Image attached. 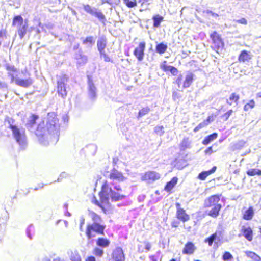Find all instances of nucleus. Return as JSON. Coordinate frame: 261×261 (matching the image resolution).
Instances as JSON below:
<instances>
[{
    "label": "nucleus",
    "instance_id": "obj_29",
    "mask_svg": "<svg viewBox=\"0 0 261 261\" xmlns=\"http://www.w3.org/2000/svg\"><path fill=\"white\" fill-rule=\"evenodd\" d=\"M246 141L241 140L233 143L231 146V150L234 151L242 149L245 145Z\"/></svg>",
    "mask_w": 261,
    "mask_h": 261
},
{
    "label": "nucleus",
    "instance_id": "obj_23",
    "mask_svg": "<svg viewBox=\"0 0 261 261\" xmlns=\"http://www.w3.org/2000/svg\"><path fill=\"white\" fill-rule=\"evenodd\" d=\"M83 44L85 45L87 48H91L95 44V39L92 36H88L85 38H81Z\"/></svg>",
    "mask_w": 261,
    "mask_h": 261
},
{
    "label": "nucleus",
    "instance_id": "obj_35",
    "mask_svg": "<svg viewBox=\"0 0 261 261\" xmlns=\"http://www.w3.org/2000/svg\"><path fill=\"white\" fill-rule=\"evenodd\" d=\"M167 49V45L163 43H159L156 46V51L160 54L164 53L166 51Z\"/></svg>",
    "mask_w": 261,
    "mask_h": 261
},
{
    "label": "nucleus",
    "instance_id": "obj_22",
    "mask_svg": "<svg viewBox=\"0 0 261 261\" xmlns=\"http://www.w3.org/2000/svg\"><path fill=\"white\" fill-rule=\"evenodd\" d=\"M96 245L101 248H107L110 244V241L104 238H98L96 241Z\"/></svg>",
    "mask_w": 261,
    "mask_h": 261
},
{
    "label": "nucleus",
    "instance_id": "obj_12",
    "mask_svg": "<svg viewBox=\"0 0 261 261\" xmlns=\"http://www.w3.org/2000/svg\"><path fill=\"white\" fill-rule=\"evenodd\" d=\"M222 238L221 231H216L212 234L210 237L206 239L204 241L205 243H207L210 246H211L213 243L217 244L218 242L220 241Z\"/></svg>",
    "mask_w": 261,
    "mask_h": 261
},
{
    "label": "nucleus",
    "instance_id": "obj_10",
    "mask_svg": "<svg viewBox=\"0 0 261 261\" xmlns=\"http://www.w3.org/2000/svg\"><path fill=\"white\" fill-rule=\"evenodd\" d=\"M220 201V197L218 195H214L211 196L204 200V206L205 207H211L217 205H221L218 203Z\"/></svg>",
    "mask_w": 261,
    "mask_h": 261
},
{
    "label": "nucleus",
    "instance_id": "obj_13",
    "mask_svg": "<svg viewBox=\"0 0 261 261\" xmlns=\"http://www.w3.org/2000/svg\"><path fill=\"white\" fill-rule=\"evenodd\" d=\"M112 257L115 261H124L125 256L122 249L116 248L113 252Z\"/></svg>",
    "mask_w": 261,
    "mask_h": 261
},
{
    "label": "nucleus",
    "instance_id": "obj_30",
    "mask_svg": "<svg viewBox=\"0 0 261 261\" xmlns=\"http://www.w3.org/2000/svg\"><path fill=\"white\" fill-rule=\"evenodd\" d=\"M177 180L178 179L177 177H173L171 181L167 183L166 186L165 187L164 190L167 192L171 191L177 184Z\"/></svg>",
    "mask_w": 261,
    "mask_h": 261
},
{
    "label": "nucleus",
    "instance_id": "obj_63",
    "mask_svg": "<svg viewBox=\"0 0 261 261\" xmlns=\"http://www.w3.org/2000/svg\"><path fill=\"white\" fill-rule=\"evenodd\" d=\"M212 121H213V117L208 116L206 121H205L206 123H210Z\"/></svg>",
    "mask_w": 261,
    "mask_h": 261
},
{
    "label": "nucleus",
    "instance_id": "obj_38",
    "mask_svg": "<svg viewBox=\"0 0 261 261\" xmlns=\"http://www.w3.org/2000/svg\"><path fill=\"white\" fill-rule=\"evenodd\" d=\"M247 174L249 176H255L257 175H261V170L258 169H250L247 171Z\"/></svg>",
    "mask_w": 261,
    "mask_h": 261
},
{
    "label": "nucleus",
    "instance_id": "obj_27",
    "mask_svg": "<svg viewBox=\"0 0 261 261\" xmlns=\"http://www.w3.org/2000/svg\"><path fill=\"white\" fill-rule=\"evenodd\" d=\"M216 170V167L214 166L212 169L210 170L207 171H203L199 174L198 175V178L204 180L205 179V178L211 174L215 172Z\"/></svg>",
    "mask_w": 261,
    "mask_h": 261
},
{
    "label": "nucleus",
    "instance_id": "obj_18",
    "mask_svg": "<svg viewBox=\"0 0 261 261\" xmlns=\"http://www.w3.org/2000/svg\"><path fill=\"white\" fill-rule=\"evenodd\" d=\"M92 17L97 18L103 24L105 25L106 24L107 21L106 17L99 9L97 8Z\"/></svg>",
    "mask_w": 261,
    "mask_h": 261
},
{
    "label": "nucleus",
    "instance_id": "obj_53",
    "mask_svg": "<svg viewBox=\"0 0 261 261\" xmlns=\"http://www.w3.org/2000/svg\"><path fill=\"white\" fill-rule=\"evenodd\" d=\"M170 72L172 73L173 75H177L178 73V71L177 69L173 66H172L171 68H170Z\"/></svg>",
    "mask_w": 261,
    "mask_h": 261
},
{
    "label": "nucleus",
    "instance_id": "obj_59",
    "mask_svg": "<svg viewBox=\"0 0 261 261\" xmlns=\"http://www.w3.org/2000/svg\"><path fill=\"white\" fill-rule=\"evenodd\" d=\"M213 152L212 147H210L205 150V153L207 154H211Z\"/></svg>",
    "mask_w": 261,
    "mask_h": 261
},
{
    "label": "nucleus",
    "instance_id": "obj_2",
    "mask_svg": "<svg viewBox=\"0 0 261 261\" xmlns=\"http://www.w3.org/2000/svg\"><path fill=\"white\" fill-rule=\"evenodd\" d=\"M99 195L100 202H99L95 197L92 201L103 210L105 209V206H109L110 198L112 201H118L122 200L125 197V195L112 190V187L107 182L102 186L101 191Z\"/></svg>",
    "mask_w": 261,
    "mask_h": 261
},
{
    "label": "nucleus",
    "instance_id": "obj_57",
    "mask_svg": "<svg viewBox=\"0 0 261 261\" xmlns=\"http://www.w3.org/2000/svg\"><path fill=\"white\" fill-rule=\"evenodd\" d=\"M139 3H141V5L148 6L150 3L148 0H138Z\"/></svg>",
    "mask_w": 261,
    "mask_h": 261
},
{
    "label": "nucleus",
    "instance_id": "obj_25",
    "mask_svg": "<svg viewBox=\"0 0 261 261\" xmlns=\"http://www.w3.org/2000/svg\"><path fill=\"white\" fill-rule=\"evenodd\" d=\"M176 215L177 218L183 222H186L190 219L189 216L186 213L184 210L177 211Z\"/></svg>",
    "mask_w": 261,
    "mask_h": 261
},
{
    "label": "nucleus",
    "instance_id": "obj_3",
    "mask_svg": "<svg viewBox=\"0 0 261 261\" xmlns=\"http://www.w3.org/2000/svg\"><path fill=\"white\" fill-rule=\"evenodd\" d=\"M12 25L17 27V33L21 39H22L27 33L28 29V21L23 20L20 15H17L14 17Z\"/></svg>",
    "mask_w": 261,
    "mask_h": 261
},
{
    "label": "nucleus",
    "instance_id": "obj_32",
    "mask_svg": "<svg viewBox=\"0 0 261 261\" xmlns=\"http://www.w3.org/2000/svg\"><path fill=\"white\" fill-rule=\"evenodd\" d=\"M217 136L218 134L216 133L207 136L203 140V144L205 145L208 144L210 142L216 139L217 138Z\"/></svg>",
    "mask_w": 261,
    "mask_h": 261
},
{
    "label": "nucleus",
    "instance_id": "obj_20",
    "mask_svg": "<svg viewBox=\"0 0 261 261\" xmlns=\"http://www.w3.org/2000/svg\"><path fill=\"white\" fill-rule=\"evenodd\" d=\"M194 75L191 72H188L185 77L183 84V88H187L190 86L194 79Z\"/></svg>",
    "mask_w": 261,
    "mask_h": 261
},
{
    "label": "nucleus",
    "instance_id": "obj_41",
    "mask_svg": "<svg viewBox=\"0 0 261 261\" xmlns=\"http://www.w3.org/2000/svg\"><path fill=\"white\" fill-rule=\"evenodd\" d=\"M247 256L255 261H261V258L254 252H246Z\"/></svg>",
    "mask_w": 261,
    "mask_h": 261
},
{
    "label": "nucleus",
    "instance_id": "obj_51",
    "mask_svg": "<svg viewBox=\"0 0 261 261\" xmlns=\"http://www.w3.org/2000/svg\"><path fill=\"white\" fill-rule=\"evenodd\" d=\"M126 5L128 7H134L137 5V2L136 0H127L126 1Z\"/></svg>",
    "mask_w": 261,
    "mask_h": 261
},
{
    "label": "nucleus",
    "instance_id": "obj_8",
    "mask_svg": "<svg viewBox=\"0 0 261 261\" xmlns=\"http://www.w3.org/2000/svg\"><path fill=\"white\" fill-rule=\"evenodd\" d=\"M211 38L213 41L214 47L217 52L221 50L223 47V42L220 37V36L217 32L214 31L210 35Z\"/></svg>",
    "mask_w": 261,
    "mask_h": 261
},
{
    "label": "nucleus",
    "instance_id": "obj_6",
    "mask_svg": "<svg viewBox=\"0 0 261 261\" xmlns=\"http://www.w3.org/2000/svg\"><path fill=\"white\" fill-rule=\"evenodd\" d=\"M13 138L19 145L23 147L26 145V136L24 130L17 126L11 130Z\"/></svg>",
    "mask_w": 261,
    "mask_h": 261
},
{
    "label": "nucleus",
    "instance_id": "obj_33",
    "mask_svg": "<svg viewBox=\"0 0 261 261\" xmlns=\"http://www.w3.org/2000/svg\"><path fill=\"white\" fill-rule=\"evenodd\" d=\"M254 215V210L252 207H250L246 210L244 214L243 218L245 220H251Z\"/></svg>",
    "mask_w": 261,
    "mask_h": 261
},
{
    "label": "nucleus",
    "instance_id": "obj_5",
    "mask_svg": "<svg viewBox=\"0 0 261 261\" xmlns=\"http://www.w3.org/2000/svg\"><path fill=\"white\" fill-rule=\"evenodd\" d=\"M109 177L113 180L111 184L112 188L116 190L117 192L118 193L121 191L122 189L120 185H117V182H122L125 180L126 178L123 175L122 173L115 169H113L109 174Z\"/></svg>",
    "mask_w": 261,
    "mask_h": 261
},
{
    "label": "nucleus",
    "instance_id": "obj_45",
    "mask_svg": "<svg viewBox=\"0 0 261 261\" xmlns=\"http://www.w3.org/2000/svg\"><path fill=\"white\" fill-rule=\"evenodd\" d=\"M255 103L254 101L252 100L249 101V103H247L245 105L244 107V110L246 111H248L250 108H253L254 107Z\"/></svg>",
    "mask_w": 261,
    "mask_h": 261
},
{
    "label": "nucleus",
    "instance_id": "obj_36",
    "mask_svg": "<svg viewBox=\"0 0 261 261\" xmlns=\"http://www.w3.org/2000/svg\"><path fill=\"white\" fill-rule=\"evenodd\" d=\"M5 122L8 124V127L11 130L17 126L15 124V120L11 117H7L5 119Z\"/></svg>",
    "mask_w": 261,
    "mask_h": 261
},
{
    "label": "nucleus",
    "instance_id": "obj_47",
    "mask_svg": "<svg viewBox=\"0 0 261 261\" xmlns=\"http://www.w3.org/2000/svg\"><path fill=\"white\" fill-rule=\"evenodd\" d=\"M166 63V61H164V63L161 65L160 67L164 71H170L171 70L170 68L172 67V66L167 65Z\"/></svg>",
    "mask_w": 261,
    "mask_h": 261
},
{
    "label": "nucleus",
    "instance_id": "obj_52",
    "mask_svg": "<svg viewBox=\"0 0 261 261\" xmlns=\"http://www.w3.org/2000/svg\"><path fill=\"white\" fill-rule=\"evenodd\" d=\"M232 112L233 111L232 110H230L228 112L225 113L224 115H223L222 116V117L224 118V120L226 121L232 114Z\"/></svg>",
    "mask_w": 261,
    "mask_h": 261
},
{
    "label": "nucleus",
    "instance_id": "obj_50",
    "mask_svg": "<svg viewBox=\"0 0 261 261\" xmlns=\"http://www.w3.org/2000/svg\"><path fill=\"white\" fill-rule=\"evenodd\" d=\"M222 257L224 260H227L232 258L233 256L229 252H225Z\"/></svg>",
    "mask_w": 261,
    "mask_h": 261
},
{
    "label": "nucleus",
    "instance_id": "obj_55",
    "mask_svg": "<svg viewBox=\"0 0 261 261\" xmlns=\"http://www.w3.org/2000/svg\"><path fill=\"white\" fill-rule=\"evenodd\" d=\"M182 80V75L181 74H179L178 77L176 80V83L178 85V87H180V84H181V81Z\"/></svg>",
    "mask_w": 261,
    "mask_h": 261
},
{
    "label": "nucleus",
    "instance_id": "obj_19",
    "mask_svg": "<svg viewBox=\"0 0 261 261\" xmlns=\"http://www.w3.org/2000/svg\"><path fill=\"white\" fill-rule=\"evenodd\" d=\"M196 250L194 244L191 242H188L183 249L182 253L185 254H192Z\"/></svg>",
    "mask_w": 261,
    "mask_h": 261
},
{
    "label": "nucleus",
    "instance_id": "obj_14",
    "mask_svg": "<svg viewBox=\"0 0 261 261\" xmlns=\"http://www.w3.org/2000/svg\"><path fill=\"white\" fill-rule=\"evenodd\" d=\"M160 175L155 171H149L146 172L141 177L142 180L155 181L160 179Z\"/></svg>",
    "mask_w": 261,
    "mask_h": 261
},
{
    "label": "nucleus",
    "instance_id": "obj_16",
    "mask_svg": "<svg viewBox=\"0 0 261 261\" xmlns=\"http://www.w3.org/2000/svg\"><path fill=\"white\" fill-rule=\"evenodd\" d=\"M211 209L209 210H207L206 213L210 216L213 218H217L219 215V211H220L222 205H214V206L211 207Z\"/></svg>",
    "mask_w": 261,
    "mask_h": 261
},
{
    "label": "nucleus",
    "instance_id": "obj_49",
    "mask_svg": "<svg viewBox=\"0 0 261 261\" xmlns=\"http://www.w3.org/2000/svg\"><path fill=\"white\" fill-rule=\"evenodd\" d=\"M100 57H103L104 59V61L105 62H112V61L111 60V59L109 58V57L106 54L105 51L99 53Z\"/></svg>",
    "mask_w": 261,
    "mask_h": 261
},
{
    "label": "nucleus",
    "instance_id": "obj_44",
    "mask_svg": "<svg viewBox=\"0 0 261 261\" xmlns=\"http://www.w3.org/2000/svg\"><path fill=\"white\" fill-rule=\"evenodd\" d=\"M150 111L149 108L148 107L143 108L139 112L138 116L141 117L147 114Z\"/></svg>",
    "mask_w": 261,
    "mask_h": 261
},
{
    "label": "nucleus",
    "instance_id": "obj_1",
    "mask_svg": "<svg viewBox=\"0 0 261 261\" xmlns=\"http://www.w3.org/2000/svg\"><path fill=\"white\" fill-rule=\"evenodd\" d=\"M60 127L59 120L56 114L54 112L48 113L46 125L44 122L39 123L35 134L38 137H45L48 134L58 137Z\"/></svg>",
    "mask_w": 261,
    "mask_h": 261
},
{
    "label": "nucleus",
    "instance_id": "obj_42",
    "mask_svg": "<svg viewBox=\"0 0 261 261\" xmlns=\"http://www.w3.org/2000/svg\"><path fill=\"white\" fill-rule=\"evenodd\" d=\"M70 259L72 261H81V260L80 256L76 251H74V252H71Z\"/></svg>",
    "mask_w": 261,
    "mask_h": 261
},
{
    "label": "nucleus",
    "instance_id": "obj_34",
    "mask_svg": "<svg viewBox=\"0 0 261 261\" xmlns=\"http://www.w3.org/2000/svg\"><path fill=\"white\" fill-rule=\"evenodd\" d=\"M90 217L92 219V223L102 224V220L100 217L94 212H91Z\"/></svg>",
    "mask_w": 261,
    "mask_h": 261
},
{
    "label": "nucleus",
    "instance_id": "obj_46",
    "mask_svg": "<svg viewBox=\"0 0 261 261\" xmlns=\"http://www.w3.org/2000/svg\"><path fill=\"white\" fill-rule=\"evenodd\" d=\"M208 125V123H206L205 121H203L198 124L194 129V132H197L199 131L201 128L206 126Z\"/></svg>",
    "mask_w": 261,
    "mask_h": 261
},
{
    "label": "nucleus",
    "instance_id": "obj_43",
    "mask_svg": "<svg viewBox=\"0 0 261 261\" xmlns=\"http://www.w3.org/2000/svg\"><path fill=\"white\" fill-rule=\"evenodd\" d=\"M154 131L157 135L160 136L163 135L164 133V127L163 126H157L155 127Z\"/></svg>",
    "mask_w": 261,
    "mask_h": 261
},
{
    "label": "nucleus",
    "instance_id": "obj_24",
    "mask_svg": "<svg viewBox=\"0 0 261 261\" xmlns=\"http://www.w3.org/2000/svg\"><path fill=\"white\" fill-rule=\"evenodd\" d=\"M251 58V55L246 50H244L241 52L239 56L240 62H245L249 61Z\"/></svg>",
    "mask_w": 261,
    "mask_h": 261
},
{
    "label": "nucleus",
    "instance_id": "obj_54",
    "mask_svg": "<svg viewBox=\"0 0 261 261\" xmlns=\"http://www.w3.org/2000/svg\"><path fill=\"white\" fill-rule=\"evenodd\" d=\"M236 21L239 23L244 24V25H246L247 24V21L244 18H242L240 19L237 20H236Z\"/></svg>",
    "mask_w": 261,
    "mask_h": 261
},
{
    "label": "nucleus",
    "instance_id": "obj_21",
    "mask_svg": "<svg viewBox=\"0 0 261 261\" xmlns=\"http://www.w3.org/2000/svg\"><path fill=\"white\" fill-rule=\"evenodd\" d=\"M242 232L243 233V235L247 240L249 241H251L252 240L253 232L250 227H246L245 226H243L242 228Z\"/></svg>",
    "mask_w": 261,
    "mask_h": 261
},
{
    "label": "nucleus",
    "instance_id": "obj_48",
    "mask_svg": "<svg viewBox=\"0 0 261 261\" xmlns=\"http://www.w3.org/2000/svg\"><path fill=\"white\" fill-rule=\"evenodd\" d=\"M190 143L188 138H184L181 143V145L182 147L186 148L189 147Z\"/></svg>",
    "mask_w": 261,
    "mask_h": 261
},
{
    "label": "nucleus",
    "instance_id": "obj_60",
    "mask_svg": "<svg viewBox=\"0 0 261 261\" xmlns=\"http://www.w3.org/2000/svg\"><path fill=\"white\" fill-rule=\"evenodd\" d=\"M151 244L147 242L146 243V245H145V249H146L147 251H149L150 248H151Z\"/></svg>",
    "mask_w": 261,
    "mask_h": 261
},
{
    "label": "nucleus",
    "instance_id": "obj_37",
    "mask_svg": "<svg viewBox=\"0 0 261 261\" xmlns=\"http://www.w3.org/2000/svg\"><path fill=\"white\" fill-rule=\"evenodd\" d=\"M153 26L155 28H158L160 26V23L163 21V17L158 15L153 17Z\"/></svg>",
    "mask_w": 261,
    "mask_h": 261
},
{
    "label": "nucleus",
    "instance_id": "obj_40",
    "mask_svg": "<svg viewBox=\"0 0 261 261\" xmlns=\"http://www.w3.org/2000/svg\"><path fill=\"white\" fill-rule=\"evenodd\" d=\"M93 254L96 256L101 257L104 254V251L102 249L96 247L94 248Z\"/></svg>",
    "mask_w": 261,
    "mask_h": 261
},
{
    "label": "nucleus",
    "instance_id": "obj_4",
    "mask_svg": "<svg viewBox=\"0 0 261 261\" xmlns=\"http://www.w3.org/2000/svg\"><path fill=\"white\" fill-rule=\"evenodd\" d=\"M106 225L103 224L91 223L87 225L86 235L88 240L96 237V234H104Z\"/></svg>",
    "mask_w": 261,
    "mask_h": 261
},
{
    "label": "nucleus",
    "instance_id": "obj_31",
    "mask_svg": "<svg viewBox=\"0 0 261 261\" xmlns=\"http://www.w3.org/2000/svg\"><path fill=\"white\" fill-rule=\"evenodd\" d=\"M77 60V64L79 66H83L85 65L87 62V57L85 55H82L81 54L77 55L76 57Z\"/></svg>",
    "mask_w": 261,
    "mask_h": 261
},
{
    "label": "nucleus",
    "instance_id": "obj_9",
    "mask_svg": "<svg viewBox=\"0 0 261 261\" xmlns=\"http://www.w3.org/2000/svg\"><path fill=\"white\" fill-rule=\"evenodd\" d=\"M145 48V43L142 42L139 43L138 46L135 48L134 51V55L139 61H142L144 59Z\"/></svg>",
    "mask_w": 261,
    "mask_h": 261
},
{
    "label": "nucleus",
    "instance_id": "obj_61",
    "mask_svg": "<svg viewBox=\"0 0 261 261\" xmlns=\"http://www.w3.org/2000/svg\"><path fill=\"white\" fill-rule=\"evenodd\" d=\"M85 220L84 219H81L80 220V230H82V226L84 224Z\"/></svg>",
    "mask_w": 261,
    "mask_h": 261
},
{
    "label": "nucleus",
    "instance_id": "obj_39",
    "mask_svg": "<svg viewBox=\"0 0 261 261\" xmlns=\"http://www.w3.org/2000/svg\"><path fill=\"white\" fill-rule=\"evenodd\" d=\"M239 99V96L236 93H232L230 95L228 99H227V103L229 105H232V101H234L235 102H237Z\"/></svg>",
    "mask_w": 261,
    "mask_h": 261
},
{
    "label": "nucleus",
    "instance_id": "obj_28",
    "mask_svg": "<svg viewBox=\"0 0 261 261\" xmlns=\"http://www.w3.org/2000/svg\"><path fill=\"white\" fill-rule=\"evenodd\" d=\"M82 6L84 11L91 16L92 17L97 8L95 7L91 6L89 4H82Z\"/></svg>",
    "mask_w": 261,
    "mask_h": 261
},
{
    "label": "nucleus",
    "instance_id": "obj_58",
    "mask_svg": "<svg viewBox=\"0 0 261 261\" xmlns=\"http://www.w3.org/2000/svg\"><path fill=\"white\" fill-rule=\"evenodd\" d=\"M6 31L5 30H0V38L6 36Z\"/></svg>",
    "mask_w": 261,
    "mask_h": 261
},
{
    "label": "nucleus",
    "instance_id": "obj_62",
    "mask_svg": "<svg viewBox=\"0 0 261 261\" xmlns=\"http://www.w3.org/2000/svg\"><path fill=\"white\" fill-rule=\"evenodd\" d=\"M86 261H96L95 258L93 256H90L87 258Z\"/></svg>",
    "mask_w": 261,
    "mask_h": 261
},
{
    "label": "nucleus",
    "instance_id": "obj_17",
    "mask_svg": "<svg viewBox=\"0 0 261 261\" xmlns=\"http://www.w3.org/2000/svg\"><path fill=\"white\" fill-rule=\"evenodd\" d=\"M15 83L20 86L27 88L33 84V80L31 78H28L26 80H22L20 78H16L15 80Z\"/></svg>",
    "mask_w": 261,
    "mask_h": 261
},
{
    "label": "nucleus",
    "instance_id": "obj_64",
    "mask_svg": "<svg viewBox=\"0 0 261 261\" xmlns=\"http://www.w3.org/2000/svg\"><path fill=\"white\" fill-rule=\"evenodd\" d=\"M176 207L177 208V211H178L179 210H183L182 208H180V204L179 203H177L176 204Z\"/></svg>",
    "mask_w": 261,
    "mask_h": 261
},
{
    "label": "nucleus",
    "instance_id": "obj_56",
    "mask_svg": "<svg viewBox=\"0 0 261 261\" xmlns=\"http://www.w3.org/2000/svg\"><path fill=\"white\" fill-rule=\"evenodd\" d=\"M32 228H33V226L32 225H30L27 229V234L28 237L32 239V237L31 236L30 232L32 230Z\"/></svg>",
    "mask_w": 261,
    "mask_h": 261
},
{
    "label": "nucleus",
    "instance_id": "obj_15",
    "mask_svg": "<svg viewBox=\"0 0 261 261\" xmlns=\"http://www.w3.org/2000/svg\"><path fill=\"white\" fill-rule=\"evenodd\" d=\"M107 39L104 36L98 38L97 41V49L99 53L105 51V49L107 46Z\"/></svg>",
    "mask_w": 261,
    "mask_h": 261
},
{
    "label": "nucleus",
    "instance_id": "obj_11",
    "mask_svg": "<svg viewBox=\"0 0 261 261\" xmlns=\"http://www.w3.org/2000/svg\"><path fill=\"white\" fill-rule=\"evenodd\" d=\"M88 96L90 99L94 100L97 97V89L92 81L88 77Z\"/></svg>",
    "mask_w": 261,
    "mask_h": 261
},
{
    "label": "nucleus",
    "instance_id": "obj_26",
    "mask_svg": "<svg viewBox=\"0 0 261 261\" xmlns=\"http://www.w3.org/2000/svg\"><path fill=\"white\" fill-rule=\"evenodd\" d=\"M38 119L37 115H33L29 118L28 122L26 124L27 128L31 129L34 128L36 124V121Z\"/></svg>",
    "mask_w": 261,
    "mask_h": 261
},
{
    "label": "nucleus",
    "instance_id": "obj_7",
    "mask_svg": "<svg viewBox=\"0 0 261 261\" xmlns=\"http://www.w3.org/2000/svg\"><path fill=\"white\" fill-rule=\"evenodd\" d=\"M68 78L65 75L60 76L57 81V92L59 95L65 98L67 96V91L65 87V82H67Z\"/></svg>",
    "mask_w": 261,
    "mask_h": 261
}]
</instances>
